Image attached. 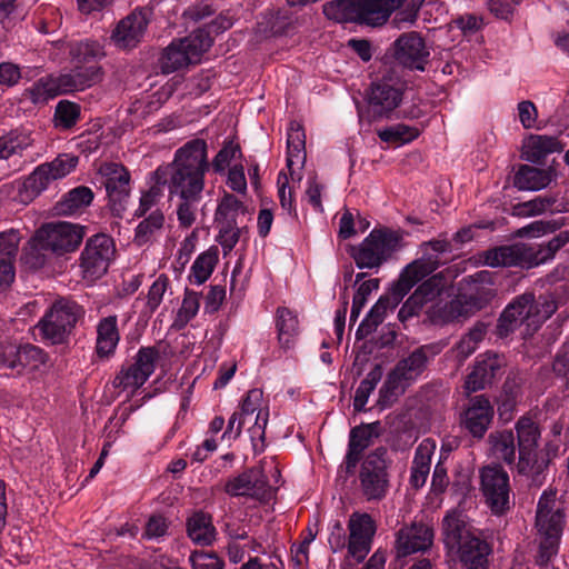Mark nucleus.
Returning <instances> with one entry per match:
<instances>
[{
	"instance_id": "34",
	"label": "nucleus",
	"mask_w": 569,
	"mask_h": 569,
	"mask_svg": "<svg viewBox=\"0 0 569 569\" xmlns=\"http://www.w3.org/2000/svg\"><path fill=\"white\" fill-rule=\"evenodd\" d=\"M306 160V134L298 121H291L287 133V168L295 177V166L302 167Z\"/></svg>"
},
{
	"instance_id": "50",
	"label": "nucleus",
	"mask_w": 569,
	"mask_h": 569,
	"mask_svg": "<svg viewBox=\"0 0 569 569\" xmlns=\"http://www.w3.org/2000/svg\"><path fill=\"white\" fill-rule=\"evenodd\" d=\"M382 367L380 365H376L366 376V378L360 382L359 387L356 390L353 407L356 410H363L371 392L377 387L378 382L382 378Z\"/></svg>"
},
{
	"instance_id": "40",
	"label": "nucleus",
	"mask_w": 569,
	"mask_h": 569,
	"mask_svg": "<svg viewBox=\"0 0 569 569\" xmlns=\"http://www.w3.org/2000/svg\"><path fill=\"white\" fill-rule=\"evenodd\" d=\"M218 261L219 250L216 246H211L201 252L191 266L189 273L190 283L196 286L204 283L212 274Z\"/></svg>"
},
{
	"instance_id": "62",
	"label": "nucleus",
	"mask_w": 569,
	"mask_h": 569,
	"mask_svg": "<svg viewBox=\"0 0 569 569\" xmlns=\"http://www.w3.org/2000/svg\"><path fill=\"white\" fill-rule=\"evenodd\" d=\"M243 202L239 200L234 194L226 192L217 208V214L233 221L239 212H243Z\"/></svg>"
},
{
	"instance_id": "32",
	"label": "nucleus",
	"mask_w": 569,
	"mask_h": 569,
	"mask_svg": "<svg viewBox=\"0 0 569 569\" xmlns=\"http://www.w3.org/2000/svg\"><path fill=\"white\" fill-rule=\"evenodd\" d=\"M120 341L117 316H108L97 325L96 352L99 358L111 357Z\"/></svg>"
},
{
	"instance_id": "9",
	"label": "nucleus",
	"mask_w": 569,
	"mask_h": 569,
	"mask_svg": "<svg viewBox=\"0 0 569 569\" xmlns=\"http://www.w3.org/2000/svg\"><path fill=\"white\" fill-rule=\"evenodd\" d=\"M212 46V38L203 29L194 30L188 37L172 41L160 59L164 73H171L190 63H197L200 57Z\"/></svg>"
},
{
	"instance_id": "18",
	"label": "nucleus",
	"mask_w": 569,
	"mask_h": 569,
	"mask_svg": "<svg viewBox=\"0 0 569 569\" xmlns=\"http://www.w3.org/2000/svg\"><path fill=\"white\" fill-rule=\"evenodd\" d=\"M224 491L232 497H249L260 502H268L273 497L268 478L260 468H250L230 478L224 485Z\"/></svg>"
},
{
	"instance_id": "25",
	"label": "nucleus",
	"mask_w": 569,
	"mask_h": 569,
	"mask_svg": "<svg viewBox=\"0 0 569 569\" xmlns=\"http://www.w3.org/2000/svg\"><path fill=\"white\" fill-rule=\"evenodd\" d=\"M433 541V530L425 523L415 522L411 526L402 527L396 539V550L398 557L426 551Z\"/></svg>"
},
{
	"instance_id": "37",
	"label": "nucleus",
	"mask_w": 569,
	"mask_h": 569,
	"mask_svg": "<svg viewBox=\"0 0 569 569\" xmlns=\"http://www.w3.org/2000/svg\"><path fill=\"white\" fill-rule=\"evenodd\" d=\"M491 418L492 409L489 401L477 398L465 413V426L475 437L481 438L486 433Z\"/></svg>"
},
{
	"instance_id": "54",
	"label": "nucleus",
	"mask_w": 569,
	"mask_h": 569,
	"mask_svg": "<svg viewBox=\"0 0 569 569\" xmlns=\"http://www.w3.org/2000/svg\"><path fill=\"white\" fill-rule=\"evenodd\" d=\"M179 199L177 206V218L183 228L191 227L197 218L199 203L202 196H176Z\"/></svg>"
},
{
	"instance_id": "16",
	"label": "nucleus",
	"mask_w": 569,
	"mask_h": 569,
	"mask_svg": "<svg viewBox=\"0 0 569 569\" xmlns=\"http://www.w3.org/2000/svg\"><path fill=\"white\" fill-rule=\"evenodd\" d=\"M78 164V157L63 153L50 162L38 166L24 180L23 188L38 196L46 190L52 181L68 176Z\"/></svg>"
},
{
	"instance_id": "46",
	"label": "nucleus",
	"mask_w": 569,
	"mask_h": 569,
	"mask_svg": "<svg viewBox=\"0 0 569 569\" xmlns=\"http://www.w3.org/2000/svg\"><path fill=\"white\" fill-rule=\"evenodd\" d=\"M547 463L543 459H539L537 449L533 450H519V460L517 463L518 472L530 477L533 482H540Z\"/></svg>"
},
{
	"instance_id": "8",
	"label": "nucleus",
	"mask_w": 569,
	"mask_h": 569,
	"mask_svg": "<svg viewBox=\"0 0 569 569\" xmlns=\"http://www.w3.org/2000/svg\"><path fill=\"white\" fill-rule=\"evenodd\" d=\"M83 316L82 306L73 300L60 298L50 306L37 327L43 339L52 345L63 343Z\"/></svg>"
},
{
	"instance_id": "15",
	"label": "nucleus",
	"mask_w": 569,
	"mask_h": 569,
	"mask_svg": "<svg viewBox=\"0 0 569 569\" xmlns=\"http://www.w3.org/2000/svg\"><path fill=\"white\" fill-rule=\"evenodd\" d=\"M84 237V228L79 224L59 221L43 224L36 231V241L56 254H64L78 249Z\"/></svg>"
},
{
	"instance_id": "12",
	"label": "nucleus",
	"mask_w": 569,
	"mask_h": 569,
	"mask_svg": "<svg viewBox=\"0 0 569 569\" xmlns=\"http://www.w3.org/2000/svg\"><path fill=\"white\" fill-rule=\"evenodd\" d=\"M456 277L457 272L447 268L423 280L400 308L399 320L405 322L409 318L418 316L427 303L435 301L452 283Z\"/></svg>"
},
{
	"instance_id": "11",
	"label": "nucleus",
	"mask_w": 569,
	"mask_h": 569,
	"mask_svg": "<svg viewBox=\"0 0 569 569\" xmlns=\"http://www.w3.org/2000/svg\"><path fill=\"white\" fill-rule=\"evenodd\" d=\"M406 82L391 72L373 81L368 93L369 110L375 118H389L400 106Z\"/></svg>"
},
{
	"instance_id": "55",
	"label": "nucleus",
	"mask_w": 569,
	"mask_h": 569,
	"mask_svg": "<svg viewBox=\"0 0 569 569\" xmlns=\"http://www.w3.org/2000/svg\"><path fill=\"white\" fill-rule=\"evenodd\" d=\"M553 203V199L538 196L529 201L515 204L512 214L522 218L538 216L550 210Z\"/></svg>"
},
{
	"instance_id": "29",
	"label": "nucleus",
	"mask_w": 569,
	"mask_h": 569,
	"mask_svg": "<svg viewBox=\"0 0 569 569\" xmlns=\"http://www.w3.org/2000/svg\"><path fill=\"white\" fill-rule=\"evenodd\" d=\"M60 74L68 93H72L99 83L103 78V70L100 64H72L70 71Z\"/></svg>"
},
{
	"instance_id": "38",
	"label": "nucleus",
	"mask_w": 569,
	"mask_h": 569,
	"mask_svg": "<svg viewBox=\"0 0 569 569\" xmlns=\"http://www.w3.org/2000/svg\"><path fill=\"white\" fill-rule=\"evenodd\" d=\"M372 429L370 426L356 427L350 432L345 463L347 472H352L362 452L371 445Z\"/></svg>"
},
{
	"instance_id": "63",
	"label": "nucleus",
	"mask_w": 569,
	"mask_h": 569,
	"mask_svg": "<svg viewBox=\"0 0 569 569\" xmlns=\"http://www.w3.org/2000/svg\"><path fill=\"white\" fill-rule=\"evenodd\" d=\"M518 119L525 129H535L538 122V110L529 100L520 101L517 106Z\"/></svg>"
},
{
	"instance_id": "17",
	"label": "nucleus",
	"mask_w": 569,
	"mask_h": 569,
	"mask_svg": "<svg viewBox=\"0 0 569 569\" xmlns=\"http://www.w3.org/2000/svg\"><path fill=\"white\" fill-rule=\"evenodd\" d=\"M385 456L383 448L376 449L366 457L361 466L360 485L368 500H380L386 496L388 479Z\"/></svg>"
},
{
	"instance_id": "2",
	"label": "nucleus",
	"mask_w": 569,
	"mask_h": 569,
	"mask_svg": "<svg viewBox=\"0 0 569 569\" xmlns=\"http://www.w3.org/2000/svg\"><path fill=\"white\" fill-rule=\"evenodd\" d=\"M436 267V262L429 258L413 260L400 272L398 280L392 284L388 293L381 296L372 306L366 318L361 321L357 336L369 335L383 322L387 313L393 311L409 291L421 280L428 277Z\"/></svg>"
},
{
	"instance_id": "31",
	"label": "nucleus",
	"mask_w": 569,
	"mask_h": 569,
	"mask_svg": "<svg viewBox=\"0 0 569 569\" xmlns=\"http://www.w3.org/2000/svg\"><path fill=\"white\" fill-rule=\"evenodd\" d=\"M555 178L551 168L539 169L528 164H520L513 176V186L522 191H538L548 187Z\"/></svg>"
},
{
	"instance_id": "45",
	"label": "nucleus",
	"mask_w": 569,
	"mask_h": 569,
	"mask_svg": "<svg viewBox=\"0 0 569 569\" xmlns=\"http://www.w3.org/2000/svg\"><path fill=\"white\" fill-rule=\"evenodd\" d=\"M481 491L493 515H498V465L485 466L480 471Z\"/></svg>"
},
{
	"instance_id": "44",
	"label": "nucleus",
	"mask_w": 569,
	"mask_h": 569,
	"mask_svg": "<svg viewBox=\"0 0 569 569\" xmlns=\"http://www.w3.org/2000/svg\"><path fill=\"white\" fill-rule=\"evenodd\" d=\"M92 200V190L88 187L80 186L70 190L63 199L58 202V211L61 214L71 216L88 207Z\"/></svg>"
},
{
	"instance_id": "59",
	"label": "nucleus",
	"mask_w": 569,
	"mask_h": 569,
	"mask_svg": "<svg viewBox=\"0 0 569 569\" xmlns=\"http://www.w3.org/2000/svg\"><path fill=\"white\" fill-rule=\"evenodd\" d=\"M46 251H50L43 241H36V234L28 242L24 249L23 260L30 268L39 269L46 263Z\"/></svg>"
},
{
	"instance_id": "22",
	"label": "nucleus",
	"mask_w": 569,
	"mask_h": 569,
	"mask_svg": "<svg viewBox=\"0 0 569 569\" xmlns=\"http://www.w3.org/2000/svg\"><path fill=\"white\" fill-rule=\"evenodd\" d=\"M348 553L357 562H361L370 552L376 523L368 513L353 512L348 521Z\"/></svg>"
},
{
	"instance_id": "36",
	"label": "nucleus",
	"mask_w": 569,
	"mask_h": 569,
	"mask_svg": "<svg viewBox=\"0 0 569 569\" xmlns=\"http://www.w3.org/2000/svg\"><path fill=\"white\" fill-rule=\"evenodd\" d=\"M68 93L61 80V74L49 76L39 79L30 88L24 90L23 96L33 103H44L50 99Z\"/></svg>"
},
{
	"instance_id": "26",
	"label": "nucleus",
	"mask_w": 569,
	"mask_h": 569,
	"mask_svg": "<svg viewBox=\"0 0 569 569\" xmlns=\"http://www.w3.org/2000/svg\"><path fill=\"white\" fill-rule=\"evenodd\" d=\"M262 391L251 389L247 392L239 411H236L247 423L252 422L248 431L252 441L262 439L268 422V413L261 410Z\"/></svg>"
},
{
	"instance_id": "28",
	"label": "nucleus",
	"mask_w": 569,
	"mask_h": 569,
	"mask_svg": "<svg viewBox=\"0 0 569 569\" xmlns=\"http://www.w3.org/2000/svg\"><path fill=\"white\" fill-rule=\"evenodd\" d=\"M443 542L446 547L453 550L457 546L462 545L478 531L471 526L468 517L461 511L451 510L442 520Z\"/></svg>"
},
{
	"instance_id": "13",
	"label": "nucleus",
	"mask_w": 569,
	"mask_h": 569,
	"mask_svg": "<svg viewBox=\"0 0 569 569\" xmlns=\"http://www.w3.org/2000/svg\"><path fill=\"white\" fill-rule=\"evenodd\" d=\"M114 253L111 237L98 233L89 238L80 257L83 278L88 281L101 278L108 271Z\"/></svg>"
},
{
	"instance_id": "5",
	"label": "nucleus",
	"mask_w": 569,
	"mask_h": 569,
	"mask_svg": "<svg viewBox=\"0 0 569 569\" xmlns=\"http://www.w3.org/2000/svg\"><path fill=\"white\" fill-rule=\"evenodd\" d=\"M403 247L402 232L389 228H375L357 246L350 256L359 269L378 271Z\"/></svg>"
},
{
	"instance_id": "39",
	"label": "nucleus",
	"mask_w": 569,
	"mask_h": 569,
	"mask_svg": "<svg viewBox=\"0 0 569 569\" xmlns=\"http://www.w3.org/2000/svg\"><path fill=\"white\" fill-rule=\"evenodd\" d=\"M161 174L162 171L158 169L151 172L150 186L147 190L142 191L134 216L144 217L148 212H151L163 198L164 187H167V184Z\"/></svg>"
},
{
	"instance_id": "24",
	"label": "nucleus",
	"mask_w": 569,
	"mask_h": 569,
	"mask_svg": "<svg viewBox=\"0 0 569 569\" xmlns=\"http://www.w3.org/2000/svg\"><path fill=\"white\" fill-rule=\"evenodd\" d=\"M149 20L142 10H134L121 19L111 33V40L120 49H132L142 40Z\"/></svg>"
},
{
	"instance_id": "4",
	"label": "nucleus",
	"mask_w": 569,
	"mask_h": 569,
	"mask_svg": "<svg viewBox=\"0 0 569 569\" xmlns=\"http://www.w3.org/2000/svg\"><path fill=\"white\" fill-rule=\"evenodd\" d=\"M405 0H333L323 6L327 18L371 27L385 24Z\"/></svg>"
},
{
	"instance_id": "42",
	"label": "nucleus",
	"mask_w": 569,
	"mask_h": 569,
	"mask_svg": "<svg viewBox=\"0 0 569 569\" xmlns=\"http://www.w3.org/2000/svg\"><path fill=\"white\" fill-rule=\"evenodd\" d=\"M70 59L72 64H100L106 56L103 46L96 40H83L70 47Z\"/></svg>"
},
{
	"instance_id": "53",
	"label": "nucleus",
	"mask_w": 569,
	"mask_h": 569,
	"mask_svg": "<svg viewBox=\"0 0 569 569\" xmlns=\"http://www.w3.org/2000/svg\"><path fill=\"white\" fill-rule=\"evenodd\" d=\"M32 139L27 133H11L0 137V159H8L13 154H21L32 146Z\"/></svg>"
},
{
	"instance_id": "23",
	"label": "nucleus",
	"mask_w": 569,
	"mask_h": 569,
	"mask_svg": "<svg viewBox=\"0 0 569 569\" xmlns=\"http://www.w3.org/2000/svg\"><path fill=\"white\" fill-rule=\"evenodd\" d=\"M481 307V300L477 296L460 293L449 302L432 305L428 310V317L435 325H445L467 318Z\"/></svg>"
},
{
	"instance_id": "1",
	"label": "nucleus",
	"mask_w": 569,
	"mask_h": 569,
	"mask_svg": "<svg viewBox=\"0 0 569 569\" xmlns=\"http://www.w3.org/2000/svg\"><path fill=\"white\" fill-rule=\"evenodd\" d=\"M209 168L207 142L203 139H192L176 150L169 164L157 169L162 171L169 196L174 198L202 196Z\"/></svg>"
},
{
	"instance_id": "27",
	"label": "nucleus",
	"mask_w": 569,
	"mask_h": 569,
	"mask_svg": "<svg viewBox=\"0 0 569 569\" xmlns=\"http://www.w3.org/2000/svg\"><path fill=\"white\" fill-rule=\"evenodd\" d=\"M562 150L563 146L557 137L531 133L522 141L521 157L528 162L540 164L548 156Z\"/></svg>"
},
{
	"instance_id": "49",
	"label": "nucleus",
	"mask_w": 569,
	"mask_h": 569,
	"mask_svg": "<svg viewBox=\"0 0 569 569\" xmlns=\"http://www.w3.org/2000/svg\"><path fill=\"white\" fill-rule=\"evenodd\" d=\"M519 450L537 449L540 431L537 423L529 417H521L516 423Z\"/></svg>"
},
{
	"instance_id": "51",
	"label": "nucleus",
	"mask_w": 569,
	"mask_h": 569,
	"mask_svg": "<svg viewBox=\"0 0 569 569\" xmlns=\"http://www.w3.org/2000/svg\"><path fill=\"white\" fill-rule=\"evenodd\" d=\"M170 287V280L168 276L160 274L149 287L144 307L142 309V313L144 316H151L154 311L160 307L163 301L164 295Z\"/></svg>"
},
{
	"instance_id": "64",
	"label": "nucleus",
	"mask_w": 569,
	"mask_h": 569,
	"mask_svg": "<svg viewBox=\"0 0 569 569\" xmlns=\"http://www.w3.org/2000/svg\"><path fill=\"white\" fill-rule=\"evenodd\" d=\"M189 560L193 569H223V561L214 553L193 552Z\"/></svg>"
},
{
	"instance_id": "14",
	"label": "nucleus",
	"mask_w": 569,
	"mask_h": 569,
	"mask_svg": "<svg viewBox=\"0 0 569 569\" xmlns=\"http://www.w3.org/2000/svg\"><path fill=\"white\" fill-rule=\"evenodd\" d=\"M160 352L156 347H142L133 358V362L121 367L112 385L122 390L136 391L142 387L154 372Z\"/></svg>"
},
{
	"instance_id": "20",
	"label": "nucleus",
	"mask_w": 569,
	"mask_h": 569,
	"mask_svg": "<svg viewBox=\"0 0 569 569\" xmlns=\"http://www.w3.org/2000/svg\"><path fill=\"white\" fill-rule=\"evenodd\" d=\"M429 49L417 32L401 34L392 44V57L403 68L425 71L429 61Z\"/></svg>"
},
{
	"instance_id": "60",
	"label": "nucleus",
	"mask_w": 569,
	"mask_h": 569,
	"mask_svg": "<svg viewBox=\"0 0 569 569\" xmlns=\"http://www.w3.org/2000/svg\"><path fill=\"white\" fill-rule=\"evenodd\" d=\"M20 236L17 230L10 229L0 232V261H14L18 253Z\"/></svg>"
},
{
	"instance_id": "58",
	"label": "nucleus",
	"mask_w": 569,
	"mask_h": 569,
	"mask_svg": "<svg viewBox=\"0 0 569 569\" xmlns=\"http://www.w3.org/2000/svg\"><path fill=\"white\" fill-rule=\"evenodd\" d=\"M486 333L485 328L475 327L466 336H463L457 343L456 351L460 359L468 358L473 353L478 347V343L483 339Z\"/></svg>"
},
{
	"instance_id": "30",
	"label": "nucleus",
	"mask_w": 569,
	"mask_h": 569,
	"mask_svg": "<svg viewBox=\"0 0 569 569\" xmlns=\"http://www.w3.org/2000/svg\"><path fill=\"white\" fill-rule=\"evenodd\" d=\"M452 551L459 555L461 562L469 569H486L491 548L477 533L462 545L457 546Z\"/></svg>"
},
{
	"instance_id": "48",
	"label": "nucleus",
	"mask_w": 569,
	"mask_h": 569,
	"mask_svg": "<svg viewBox=\"0 0 569 569\" xmlns=\"http://www.w3.org/2000/svg\"><path fill=\"white\" fill-rule=\"evenodd\" d=\"M498 368V358L497 356L488 357L482 361H478L473 367V370L468 375L465 388L468 392H475L481 389L480 382H476L473 379L477 375L481 376L483 380V385L489 383L496 375V370Z\"/></svg>"
},
{
	"instance_id": "19",
	"label": "nucleus",
	"mask_w": 569,
	"mask_h": 569,
	"mask_svg": "<svg viewBox=\"0 0 569 569\" xmlns=\"http://www.w3.org/2000/svg\"><path fill=\"white\" fill-rule=\"evenodd\" d=\"M99 173L112 211L118 216L121 214L131 190L129 171L121 163L107 162L101 164Z\"/></svg>"
},
{
	"instance_id": "33",
	"label": "nucleus",
	"mask_w": 569,
	"mask_h": 569,
	"mask_svg": "<svg viewBox=\"0 0 569 569\" xmlns=\"http://www.w3.org/2000/svg\"><path fill=\"white\" fill-rule=\"evenodd\" d=\"M436 450L432 439H423L416 449L410 475V483L419 489L425 483L430 472L431 458Z\"/></svg>"
},
{
	"instance_id": "10",
	"label": "nucleus",
	"mask_w": 569,
	"mask_h": 569,
	"mask_svg": "<svg viewBox=\"0 0 569 569\" xmlns=\"http://www.w3.org/2000/svg\"><path fill=\"white\" fill-rule=\"evenodd\" d=\"M427 353L423 348L416 349L401 359L390 371L380 389V403L388 406L402 395L408 386L418 379L427 366Z\"/></svg>"
},
{
	"instance_id": "7",
	"label": "nucleus",
	"mask_w": 569,
	"mask_h": 569,
	"mask_svg": "<svg viewBox=\"0 0 569 569\" xmlns=\"http://www.w3.org/2000/svg\"><path fill=\"white\" fill-rule=\"evenodd\" d=\"M569 242V231H561L547 243L500 246V267L531 269L551 261L557 251Z\"/></svg>"
},
{
	"instance_id": "6",
	"label": "nucleus",
	"mask_w": 569,
	"mask_h": 569,
	"mask_svg": "<svg viewBox=\"0 0 569 569\" xmlns=\"http://www.w3.org/2000/svg\"><path fill=\"white\" fill-rule=\"evenodd\" d=\"M557 308L555 299L549 296H540L538 300H535L531 293L517 297L500 312V338L503 329L508 330L517 322L525 323L528 330L536 331Z\"/></svg>"
},
{
	"instance_id": "47",
	"label": "nucleus",
	"mask_w": 569,
	"mask_h": 569,
	"mask_svg": "<svg viewBox=\"0 0 569 569\" xmlns=\"http://www.w3.org/2000/svg\"><path fill=\"white\" fill-rule=\"evenodd\" d=\"M377 134L383 142L402 146L418 138L420 131L416 127L405 123H397L378 130Z\"/></svg>"
},
{
	"instance_id": "3",
	"label": "nucleus",
	"mask_w": 569,
	"mask_h": 569,
	"mask_svg": "<svg viewBox=\"0 0 569 569\" xmlns=\"http://www.w3.org/2000/svg\"><path fill=\"white\" fill-rule=\"evenodd\" d=\"M566 525V513L557 501V491L545 490L537 503L535 527L539 538L537 563L547 566L557 556Z\"/></svg>"
},
{
	"instance_id": "41",
	"label": "nucleus",
	"mask_w": 569,
	"mask_h": 569,
	"mask_svg": "<svg viewBox=\"0 0 569 569\" xmlns=\"http://www.w3.org/2000/svg\"><path fill=\"white\" fill-rule=\"evenodd\" d=\"M190 539L201 546H208L214 540L216 529L211 517L202 511L193 513L187 522Z\"/></svg>"
},
{
	"instance_id": "35",
	"label": "nucleus",
	"mask_w": 569,
	"mask_h": 569,
	"mask_svg": "<svg viewBox=\"0 0 569 569\" xmlns=\"http://www.w3.org/2000/svg\"><path fill=\"white\" fill-rule=\"evenodd\" d=\"M274 325L280 348L291 349L299 335V321L297 315L286 307H279L276 311Z\"/></svg>"
},
{
	"instance_id": "52",
	"label": "nucleus",
	"mask_w": 569,
	"mask_h": 569,
	"mask_svg": "<svg viewBox=\"0 0 569 569\" xmlns=\"http://www.w3.org/2000/svg\"><path fill=\"white\" fill-rule=\"evenodd\" d=\"M81 108L78 103L61 100L56 106L54 110V123L60 129H71L77 124L80 119Z\"/></svg>"
},
{
	"instance_id": "61",
	"label": "nucleus",
	"mask_w": 569,
	"mask_h": 569,
	"mask_svg": "<svg viewBox=\"0 0 569 569\" xmlns=\"http://www.w3.org/2000/svg\"><path fill=\"white\" fill-rule=\"evenodd\" d=\"M288 174L284 171H280L277 178L278 198L280 206L289 214L297 216L293 192L290 189L288 190Z\"/></svg>"
},
{
	"instance_id": "21",
	"label": "nucleus",
	"mask_w": 569,
	"mask_h": 569,
	"mask_svg": "<svg viewBox=\"0 0 569 569\" xmlns=\"http://www.w3.org/2000/svg\"><path fill=\"white\" fill-rule=\"evenodd\" d=\"M0 362L18 373L39 371L49 362L48 353L38 346L26 343L19 347L6 346L0 353Z\"/></svg>"
},
{
	"instance_id": "57",
	"label": "nucleus",
	"mask_w": 569,
	"mask_h": 569,
	"mask_svg": "<svg viewBox=\"0 0 569 569\" xmlns=\"http://www.w3.org/2000/svg\"><path fill=\"white\" fill-rule=\"evenodd\" d=\"M562 222L555 219L536 220L518 230L520 237L539 238L560 229Z\"/></svg>"
},
{
	"instance_id": "56",
	"label": "nucleus",
	"mask_w": 569,
	"mask_h": 569,
	"mask_svg": "<svg viewBox=\"0 0 569 569\" xmlns=\"http://www.w3.org/2000/svg\"><path fill=\"white\" fill-rule=\"evenodd\" d=\"M200 307V297L197 292L186 290L180 309L178 310L174 326L183 328L198 313Z\"/></svg>"
},
{
	"instance_id": "43",
	"label": "nucleus",
	"mask_w": 569,
	"mask_h": 569,
	"mask_svg": "<svg viewBox=\"0 0 569 569\" xmlns=\"http://www.w3.org/2000/svg\"><path fill=\"white\" fill-rule=\"evenodd\" d=\"M164 214L159 208L153 209L134 230V242L138 246H144L153 241L161 232L164 226Z\"/></svg>"
}]
</instances>
